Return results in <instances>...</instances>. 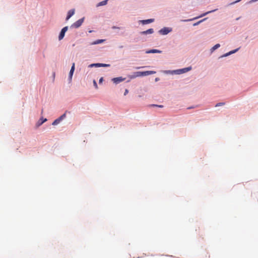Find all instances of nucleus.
<instances>
[{
	"label": "nucleus",
	"mask_w": 258,
	"mask_h": 258,
	"mask_svg": "<svg viewBox=\"0 0 258 258\" xmlns=\"http://www.w3.org/2000/svg\"><path fill=\"white\" fill-rule=\"evenodd\" d=\"M154 106H158L159 107H162L163 106L162 105H154Z\"/></svg>",
	"instance_id": "28"
},
{
	"label": "nucleus",
	"mask_w": 258,
	"mask_h": 258,
	"mask_svg": "<svg viewBox=\"0 0 258 258\" xmlns=\"http://www.w3.org/2000/svg\"><path fill=\"white\" fill-rule=\"evenodd\" d=\"M161 51L158 49H151L146 52V53H161Z\"/></svg>",
	"instance_id": "10"
},
{
	"label": "nucleus",
	"mask_w": 258,
	"mask_h": 258,
	"mask_svg": "<svg viewBox=\"0 0 258 258\" xmlns=\"http://www.w3.org/2000/svg\"><path fill=\"white\" fill-rule=\"evenodd\" d=\"M192 107H188L187 109H190Z\"/></svg>",
	"instance_id": "29"
},
{
	"label": "nucleus",
	"mask_w": 258,
	"mask_h": 258,
	"mask_svg": "<svg viewBox=\"0 0 258 258\" xmlns=\"http://www.w3.org/2000/svg\"><path fill=\"white\" fill-rule=\"evenodd\" d=\"M103 78H102H102H101L99 79V83H101L102 82V81H103Z\"/></svg>",
	"instance_id": "24"
},
{
	"label": "nucleus",
	"mask_w": 258,
	"mask_h": 258,
	"mask_svg": "<svg viewBox=\"0 0 258 258\" xmlns=\"http://www.w3.org/2000/svg\"><path fill=\"white\" fill-rule=\"evenodd\" d=\"M74 70H75V63H73V65L72 66L71 69L70 70V74H69V78H70V80H72V76H73V73L74 72Z\"/></svg>",
	"instance_id": "7"
},
{
	"label": "nucleus",
	"mask_w": 258,
	"mask_h": 258,
	"mask_svg": "<svg viewBox=\"0 0 258 258\" xmlns=\"http://www.w3.org/2000/svg\"><path fill=\"white\" fill-rule=\"evenodd\" d=\"M154 21V19H150L142 20V23L143 24H147L152 23Z\"/></svg>",
	"instance_id": "9"
},
{
	"label": "nucleus",
	"mask_w": 258,
	"mask_h": 258,
	"mask_svg": "<svg viewBox=\"0 0 258 258\" xmlns=\"http://www.w3.org/2000/svg\"><path fill=\"white\" fill-rule=\"evenodd\" d=\"M215 11H216V10H212V11L208 12L205 13L204 14H203V16H205L206 14L210 13H212V12H215Z\"/></svg>",
	"instance_id": "23"
},
{
	"label": "nucleus",
	"mask_w": 258,
	"mask_h": 258,
	"mask_svg": "<svg viewBox=\"0 0 258 258\" xmlns=\"http://www.w3.org/2000/svg\"><path fill=\"white\" fill-rule=\"evenodd\" d=\"M154 32V30L152 28H150L146 31H142L141 32L142 34H152Z\"/></svg>",
	"instance_id": "8"
},
{
	"label": "nucleus",
	"mask_w": 258,
	"mask_h": 258,
	"mask_svg": "<svg viewBox=\"0 0 258 258\" xmlns=\"http://www.w3.org/2000/svg\"><path fill=\"white\" fill-rule=\"evenodd\" d=\"M112 29H120V28L116 27V26H113L112 27Z\"/></svg>",
	"instance_id": "27"
},
{
	"label": "nucleus",
	"mask_w": 258,
	"mask_h": 258,
	"mask_svg": "<svg viewBox=\"0 0 258 258\" xmlns=\"http://www.w3.org/2000/svg\"><path fill=\"white\" fill-rule=\"evenodd\" d=\"M93 85L96 89L98 88V86H97V83L95 80L93 81Z\"/></svg>",
	"instance_id": "22"
},
{
	"label": "nucleus",
	"mask_w": 258,
	"mask_h": 258,
	"mask_svg": "<svg viewBox=\"0 0 258 258\" xmlns=\"http://www.w3.org/2000/svg\"><path fill=\"white\" fill-rule=\"evenodd\" d=\"M104 41L103 39H98L95 41H94L91 43L92 45L97 44L103 42Z\"/></svg>",
	"instance_id": "11"
},
{
	"label": "nucleus",
	"mask_w": 258,
	"mask_h": 258,
	"mask_svg": "<svg viewBox=\"0 0 258 258\" xmlns=\"http://www.w3.org/2000/svg\"><path fill=\"white\" fill-rule=\"evenodd\" d=\"M171 29L167 27H164L159 30V33L162 35H166L171 31Z\"/></svg>",
	"instance_id": "4"
},
{
	"label": "nucleus",
	"mask_w": 258,
	"mask_h": 258,
	"mask_svg": "<svg viewBox=\"0 0 258 258\" xmlns=\"http://www.w3.org/2000/svg\"><path fill=\"white\" fill-rule=\"evenodd\" d=\"M220 46V44H216L215 45H214L212 48H211V51H214L215 50H216V49H217L218 48H219V47Z\"/></svg>",
	"instance_id": "16"
},
{
	"label": "nucleus",
	"mask_w": 258,
	"mask_h": 258,
	"mask_svg": "<svg viewBox=\"0 0 258 258\" xmlns=\"http://www.w3.org/2000/svg\"><path fill=\"white\" fill-rule=\"evenodd\" d=\"M75 9H72L68 12V15L66 18L67 21H68L75 14Z\"/></svg>",
	"instance_id": "6"
},
{
	"label": "nucleus",
	"mask_w": 258,
	"mask_h": 258,
	"mask_svg": "<svg viewBox=\"0 0 258 258\" xmlns=\"http://www.w3.org/2000/svg\"><path fill=\"white\" fill-rule=\"evenodd\" d=\"M156 73V72L152 71H147L145 72H137L135 73V75L133 78L139 77L141 76H146Z\"/></svg>",
	"instance_id": "1"
},
{
	"label": "nucleus",
	"mask_w": 258,
	"mask_h": 258,
	"mask_svg": "<svg viewBox=\"0 0 258 258\" xmlns=\"http://www.w3.org/2000/svg\"><path fill=\"white\" fill-rule=\"evenodd\" d=\"M107 1H108V0H105V1H102L98 4L97 6L99 7V6L106 5L107 4Z\"/></svg>",
	"instance_id": "12"
},
{
	"label": "nucleus",
	"mask_w": 258,
	"mask_h": 258,
	"mask_svg": "<svg viewBox=\"0 0 258 258\" xmlns=\"http://www.w3.org/2000/svg\"><path fill=\"white\" fill-rule=\"evenodd\" d=\"M84 21V18H82L78 20V21H77L76 22H75L71 25V27L75 28H78L80 27L82 25Z\"/></svg>",
	"instance_id": "2"
},
{
	"label": "nucleus",
	"mask_w": 258,
	"mask_h": 258,
	"mask_svg": "<svg viewBox=\"0 0 258 258\" xmlns=\"http://www.w3.org/2000/svg\"><path fill=\"white\" fill-rule=\"evenodd\" d=\"M202 21H199V22H197V23H195V24H194V26H196V25H198L199 24H200Z\"/></svg>",
	"instance_id": "25"
},
{
	"label": "nucleus",
	"mask_w": 258,
	"mask_h": 258,
	"mask_svg": "<svg viewBox=\"0 0 258 258\" xmlns=\"http://www.w3.org/2000/svg\"><path fill=\"white\" fill-rule=\"evenodd\" d=\"M100 67L101 63H92L89 66V67Z\"/></svg>",
	"instance_id": "14"
},
{
	"label": "nucleus",
	"mask_w": 258,
	"mask_h": 258,
	"mask_svg": "<svg viewBox=\"0 0 258 258\" xmlns=\"http://www.w3.org/2000/svg\"><path fill=\"white\" fill-rule=\"evenodd\" d=\"M224 104H225V103H223V102L218 103L216 104V105H215V107H218V106H222V105H223Z\"/></svg>",
	"instance_id": "20"
},
{
	"label": "nucleus",
	"mask_w": 258,
	"mask_h": 258,
	"mask_svg": "<svg viewBox=\"0 0 258 258\" xmlns=\"http://www.w3.org/2000/svg\"><path fill=\"white\" fill-rule=\"evenodd\" d=\"M47 121V119L46 118H41L40 119V120L39 121V122H38V125H41L42 123H43L44 122L46 121Z\"/></svg>",
	"instance_id": "13"
},
{
	"label": "nucleus",
	"mask_w": 258,
	"mask_h": 258,
	"mask_svg": "<svg viewBox=\"0 0 258 258\" xmlns=\"http://www.w3.org/2000/svg\"><path fill=\"white\" fill-rule=\"evenodd\" d=\"M109 66H110L109 64L101 63V67H109Z\"/></svg>",
	"instance_id": "21"
},
{
	"label": "nucleus",
	"mask_w": 258,
	"mask_h": 258,
	"mask_svg": "<svg viewBox=\"0 0 258 258\" xmlns=\"http://www.w3.org/2000/svg\"><path fill=\"white\" fill-rule=\"evenodd\" d=\"M60 121H61V120L59 119V118H58L57 119H55V120L52 122V125H56V124H58V123L60 122Z\"/></svg>",
	"instance_id": "15"
},
{
	"label": "nucleus",
	"mask_w": 258,
	"mask_h": 258,
	"mask_svg": "<svg viewBox=\"0 0 258 258\" xmlns=\"http://www.w3.org/2000/svg\"><path fill=\"white\" fill-rule=\"evenodd\" d=\"M190 69H191L190 68H184L182 70H180L179 71L181 72V73H185V72H186L190 70Z\"/></svg>",
	"instance_id": "17"
},
{
	"label": "nucleus",
	"mask_w": 258,
	"mask_h": 258,
	"mask_svg": "<svg viewBox=\"0 0 258 258\" xmlns=\"http://www.w3.org/2000/svg\"><path fill=\"white\" fill-rule=\"evenodd\" d=\"M124 78H122V77H117V78H114L112 79V81L113 82V83L115 84H118L123 81L124 80Z\"/></svg>",
	"instance_id": "5"
},
{
	"label": "nucleus",
	"mask_w": 258,
	"mask_h": 258,
	"mask_svg": "<svg viewBox=\"0 0 258 258\" xmlns=\"http://www.w3.org/2000/svg\"><path fill=\"white\" fill-rule=\"evenodd\" d=\"M128 90H127V89H126V90H125V92H124V95H126L128 93Z\"/></svg>",
	"instance_id": "26"
},
{
	"label": "nucleus",
	"mask_w": 258,
	"mask_h": 258,
	"mask_svg": "<svg viewBox=\"0 0 258 258\" xmlns=\"http://www.w3.org/2000/svg\"><path fill=\"white\" fill-rule=\"evenodd\" d=\"M237 50H238V49H235V50H234L231 51L229 52L228 53L226 54L225 55H226V56H227V55H229V54H232V53H235V52H236V51H237Z\"/></svg>",
	"instance_id": "19"
},
{
	"label": "nucleus",
	"mask_w": 258,
	"mask_h": 258,
	"mask_svg": "<svg viewBox=\"0 0 258 258\" xmlns=\"http://www.w3.org/2000/svg\"><path fill=\"white\" fill-rule=\"evenodd\" d=\"M68 29V26H66L61 29V30L60 32V34L59 35V36H58L59 40H61L63 38L64 35H65V33L67 32Z\"/></svg>",
	"instance_id": "3"
},
{
	"label": "nucleus",
	"mask_w": 258,
	"mask_h": 258,
	"mask_svg": "<svg viewBox=\"0 0 258 258\" xmlns=\"http://www.w3.org/2000/svg\"><path fill=\"white\" fill-rule=\"evenodd\" d=\"M66 116V113H64V114H63L62 115H61L59 118L60 120H62L64 118H65Z\"/></svg>",
	"instance_id": "18"
}]
</instances>
